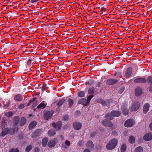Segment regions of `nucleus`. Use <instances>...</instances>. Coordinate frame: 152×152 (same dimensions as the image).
Listing matches in <instances>:
<instances>
[{
	"label": "nucleus",
	"mask_w": 152,
	"mask_h": 152,
	"mask_svg": "<svg viewBox=\"0 0 152 152\" xmlns=\"http://www.w3.org/2000/svg\"><path fill=\"white\" fill-rule=\"evenodd\" d=\"M117 140L116 139H112L107 144L106 147L108 150H111L115 148L117 144Z\"/></svg>",
	"instance_id": "obj_1"
},
{
	"label": "nucleus",
	"mask_w": 152,
	"mask_h": 152,
	"mask_svg": "<svg viewBox=\"0 0 152 152\" xmlns=\"http://www.w3.org/2000/svg\"><path fill=\"white\" fill-rule=\"evenodd\" d=\"M98 102L104 106H108L110 105V103L112 102V100L110 99L104 100L102 99H99Z\"/></svg>",
	"instance_id": "obj_2"
},
{
	"label": "nucleus",
	"mask_w": 152,
	"mask_h": 152,
	"mask_svg": "<svg viewBox=\"0 0 152 152\" xmlns=\"http://www.w3.org/2000/svg\"><path fill=\"white\" fill-rule=\"evenodd\" d=\"M52 125L57 131H59L61 127V123L60 121H58L55 123H53Z\"/></svg>",
	"instance_id": "obj_3"
},
{
	"label": "nucleus",
	"mask_w": 152,
	"mask_h": 152,
	"mask_svg": "<svg viewBox=\"0 0 152 152\" xmlns=\"http://www.w3.org/2000/svg\"><path fill=\"white\" fill-rule=\"evenodd\" d=\"M134 124V120L131 119H128L126 120L124 123L125 126L127 127H131Z\"/></svg>",
	"instance_id": "obj_4"
},
{
	"label": "nucleus",
	"mask_w": 152,
	"mask_h": 152,
	"mask_svg": "<svg viewBox=\"0 0 152 152\" xmlns=\"http://www.w3.org/2000/svg\"><path fill=\"white\" fill-rule=\"evenodd\" d=\"M143 139L145 141H150L152 140V133L148 132L143 136Z\"/></svg>",
	"instance_id": "obj_5"
},
{
	"label": "nucleus",
	"mask_w": 152,
	"mask_h": 152,
	"mask_svg": "<svg viewBox=\"0 0 152 152\" xmlns=\"http://www.w3.org/2000/svg\"><path fill=\"white\" fill-rule=\"evenodd\" d=\"M140 105L138 102H134L131 108L132 111H136L139 108Z\"/></svg>",
	"instance_id": "obj_6"
},
{
	"label": "nucleus",
	"mask_w": 152,
	"mask_h": 152,
	"mask_svg": "<svg viewBox=\"0 0 152 152\" xmlns=\"http://www.w3.org/2000/svg\"><path fill=\"white\" fill-rule=\"evenodd\" d=\"M42 132V129H38L36 130L35 131L33 132L32 135V137H35L41 134Z\"/></svg>",
	"instance_id": "obj_7"
},
{
	"label": "nucleus",
	"mask_w": 152,
	"mask_h": 152,
	"mask_svg": "<svg viewBox=\"0 0 152 152\" xmlns=\"http://www.w3.org/2000/svg\"><path fill=\"white\" fill-rule=\"evenodd\" d=\"M102 123L104 126L112 127L113 126V124L111 121H108L106 120H104L102 122Z\"/></svg>",
	"instance_id": "obj_8"
},
{
	"label": "nucleus",
	"mask_w": 152,
	"mask_h": 152,
	"mask_svg": "<svg viewBox=\"0 0 152 152\" xmlns=\"http://www.w3.org/2000/svg\"><path fill=\"white\" fill-rule=\"evenodd\" d=\"M57 141L56 139H54L53 140H51L49 141L48 143V146L50 148H52L54 147L55 144Z\"/></svg>",
	"instance_id": "obj_9"
},
{
	"label": "nucleus",
	"mask_w": 152,
	"mask_h": 152,
	"mask_svg": "<svg viewBox=\"0 0 152 152\" xmlns=\"http://www.w3.org/2000/svg\"><path fill=\"white\" fill-rule=\"evenodd\" d=\"M142 92V89L140 87H137L135 89V95L137 96H139L141 94Z\"/></svg>",
	"instance_id": "obj_10"
},
{
	"label": "nucleus",
	"mask_w": 152,
	"mask_h": 152,
	"mask_svg": "<svg viewBox=\"0 0 152 152\" xmlns=\"http://www.w3.org/2000/svg\"><path fill=\"white\" fill-rule=\"evenodd\" d=\"M121 113L118 111H112L111 113V115L113 116L118 117L121 115Z\"/></svg>",
	"instance_id": "obj_11"
},
{
	"label": "nucleus",
	"mask_w": 152,
	"mask_h": 152,
	"mask_svg": "<svg viewBox=\"0 0 152 152\" xmlns=\"http://www.w3.org/2000/svg\"><path fill=\"white\" fill-rule=\"evenodd\" d=\"M82 125L79 123L76 122L74 123L73 127L74 129L77 130L80 129Z\"/></svg>",
	"instance_id": "obj_12"
},
{
	"label": "nucleus",
	"mask_w": 152,
	"mask_h": 152,
	"mask_svg": "<svg viewBox=\"0 0 152 152\" xmlns=\"http://www.w3.org/2000/svg\"><path fill=\"white\" fill-rule=\"evenodd\" d=\"M146 81V80L142 78H138L134 80V82L135 83H145Z\"/></svg>",
	"instance_id": "obj_13"
},
{
	"label": "nucleus",
	"mask_w": 152,
	"mask_h": 152,
	"mask_svg": "<svg viewBox=\"0 0 152 152\" xmlns=\"http://www.w3.org/2000/svg\"><path fill=\"white\" fill-rule=\"evenodd\" d=\"M118 80L114 79H109L107 81L106 83L108 85H112L117 83Z\"/></svg>",
	"instance_id": "obj_14"
},
{
	"label": "nucleus",
	"mask_w": 152,
	"mask_h": 152,
	"mask_svg": "<svg viewBox=\"0 0 152 152\" xmlns=\"http://www.w3.org/2000/svg\"><path fill=\"white\" fill-rule=\"evenodd\" d=\"M150 105L148 103H146L144 106L143 112L144 113H146L148 110Z\"/></svg>",
	"instance_id": "obj_15"
},
{
	"label": "nucleus",
	"mask_w": 152,
	"mask_h": 152,
	"mask_svg": "<svg viewBox=\"0 0 152 152\" xmlns=\"http://www.w3.org/2000/svg\"><path fill=\"white\" fill-rule=\"evenodd\" d=\"M9 123L8 120L7 119H2L1 122V126L2 127L4 128L9 124Z\"/></svg>",
	"instance_id": "obj_16"
},
{
	"label": "nucleus",
	"mask_w": 152,
	"mask_h": 152,
	"mask_svg": "<svg viewBox=\"0 0 152 152\" xmlns=\"http://www.w3.org/2000/svg\"><path fill=\"white\" fill-rule=\"evenodd\" d=\"M132 69L130 68H129L126 71L125 76L127 77H129L132 74Z\"/></svg>",
	"instance_id": "obj_17"
},
{
	"label": "nucleus",
	"mask_w": 152,
	"mask_h": 152,
	"mask_svg": "<svg viewBox=\"0 0 152 152\" xmlns=\"http://www.w3.org/2000/svg\"><path fill=\"white\" fill-rule=\"evenodd\" d=\"M135 140V137L132 135L130 136L129 138V142L131 144L134 143Z\"/></svg>",
	"instance_id": "obj_18"
},
{
	"label": "nucleus",
	"mask_w": 152,
	"mask_h": 152,
	"mask_svg": "<svg viewBox=\"0 0 152 152\" xmlns=\"http://www.w3.org/2000/svg\"><path fill=\"white\" fill-rule=\"evenodd\" d=\"M20 118L19 117H15L13 119V124L15 126H17L19 122Z\"/></svg>",
	"instance_id": "obj_19"
},
{
	"label": "nucleus",
	"mask_w": 152,
	"mask_h": 152,
	"mask_svg": "<svg viewBox=\"0 0 152 152\" xmlns=\"http://www.w3.org/2000/svg\"><path fill=\"white\" fill-rule=\"evenodd\" d=\"M9 130H10L7 128L4 129L1 134V136L4 137L6 135L9 133Z\"/></svg>",
	"instance_id": "obj_20"
},
{
	"label": "nucleus",
	"mask_w": 152,
	"mask_h": 152,
	"mask_svg": "<svg viewBox=\"0 0 152 152\" xmlns=\"http://www.w3.org/2000/svg\"><path fill=\"white\" fill-rule=\"evenodd\" d=\"M87 146L90 149H93L94 145L93 142L91 141H88L87 143Z\"/></svg>",
	"instance_id": "obj_21"
},
{
	"label": "nucleus",
	"mask_w": 152,
	"mask_h": 152,
	"mask_svg": "<svg viewBox=\"0 0 152 152\" xmlns=\"http://www.w3.org/2000/svg\"><path fill=\"white\" fill-rule=\"evenodd\" d=\"M14 99L17 101H20L22 100V97L19 94L16 95L14 96Z\"/></svg>",
	"instance_id": "obj_22"
},
{
	"label": "nucleus",
	"mask_w": 152,
	"mask_h": 152,
	"mask_svg": "<svg viewBox=\"0 0 152 152\" xmlns=\"http://www.w3.org/2000/svg\"><path fill=\"white\" fill-rule=\"evenodd\" d=\"M122 109L123 110V113L125 115H127L128 113V111L126 108L125 106L123 105L122 106Z\"/></svg>",
	"instance_id": "obj_23"
},
{
	"label": "nucleus",
	"mask_w": 152,
	"mask_h": 152,
	"mask_svg": "<svg viewBox=\"0 0 152 152\" xmlns=\"http://www.w3.org/2000/svg\"><path fill=\"white\" fill-rule=\"evenodd\" d=\"M52 113L50 112H48L44 115V118L46 120H48L52 116Z\"/></svg>",
	"instance_id": "obj_24"
},
{
	"label": "nucleus",
	"mask_w": 152,
	"mask_h": 152,
	"mask_svg": "<svg viewBox=\"0 0 152 152\" xmlns=\"http://www.w3.org/2000/svg\"><path fill=\"white\" fill-rule=\"evenodd\" d=\"M37 125L36 122L33 121L30 123L29 126V129L31 130L33 128Z\"/></svg>",
	"instance_id": "obj_25"
},
{
	"label": "nucleus",
	"mask_w": 152,
	"mask_h": 152,
	"mask_svg": "<svg viewBox=\"0 0 152 152\" xmlns=\"http://www.w3.org/2000/svg\"><path fill=\"white\" fill-rule=\"evenodd\" d=\"M56 134L55 131L52 129L49 130L48 135L49 136H51L54 135Z\"/></svg>",
	"instance_id": "obj_26"
},
{
	"label": "nucleus",
	"mask_w": 152,
	"mask_h": 152,
	"mask_svg": "<svg viewBox=\"0 0 152 152\" xmlns=\"http://www.w3.org/2000/svg\"><path fill=\"white\" fill-rule=\"evenodd\" d=\"M26 122V120L24 117L21 118L20 123V126H23Z\"/></svg>",
	"instance_id": "obj_27"
},
{
	"label": "nucleus",
	"mask_w": 152,
	"mask_h": 152,
	"mask_svg": "<svg viewBox=\"0 0 152 152\" xmlns=\"http://www.w3.org/2000/svg\"><path fill=\"white\" fill-rule=\"evenodd\" d=\"M86 99L82 98L78 102V103L79 104H83V105H84L85 106H87V104L84 103L86 102Z\"/></svg>",
	"instance_id": "obj_28"
},
{
	"label": "nucleus",
	"mask_w": 152,
	"mask_h": 152,
	"mask_svg": "<svg viewBox=\"0 0 152 152\" xmlns=\"http://www.w3.org/2000/svg\"><path fill=\"white\" fill-rule=\"evenodd\" d=\"M48 141V138H45L43 139L42 140V145L44 147L46 146Z\"/></svg>",
	"instance_id": "obj_29"
},
{
	"label": "nucleus",
	"mask_w": 152,
	"mask_h": 152,
	"mask_svg": "<svg viewBox=\"0 0 152 152\" xmlns=\"http://www.w3.org/2000/svg\"><path fill=\"white\" fill-rule=\"evenodd\" d=\"M65 99H62L59 101L57 104V105L59 107H60L65 101Z\"/></svg>",
	"instance_id": "obj_30"
},
{
	"label": "nucleus",
	"mask_w": 152,
	"mask_h": 152,
	"mask_svg": "<svg viewBox=\"0 0 152 152\" xmlns=\"http://www.w3.org/2000/svg\"><path fill=\"white\" fill-rule=\"evenodd\" d=\"M105 118L109 120H112L113 119V116L111 115V114L109 113L107 114L105 116Z\"/></svg>",
	"instance_id": "obj_31"
},
{
	"label": "nucleus",
	"mask_w": 152,
	"mask_h": 152,
	"mask_svg": "<svg viewBox=\"0 0 152 152\" xmlns=\"http://www.w3.org/2000/svg\"><path fill=\"white\" fill-rule=\"evenodd\" d=\"M143 148L141 147H139L136 148L134 150V152H142Z\"/></svg>",
	"instance_id": "obj_32"
},
{
	"label": "nucleus",
	"mask_w": 152,
	"mask_h": 152,
	"mask_svg": "<svg viewBox=\"0 0 152 152\" xmlns=\"http://www.w3.org/2000/svg\"><path fill=\"white\" fill-rule=\"evenodd\" d=\"M126 145L124 144H122L121 146V151L122 152H124L126 149Z\"/></svg>",
	"instance_id": "obj_33"
},
{
	"label": "nucleus",
	"mask_w": 152,
	"mask_h": 152,
	"mask_svg": "<svg viewBox=\"0 0 152 152\" xmlns=\"http://www.w3.org/2000/svg\"><path fill=\"white\" fill-rule=\"evenodd\" d=\"M45 107V105L43 103H41L38 105L37 107L38 108L43 109Z\"/></svg>",
	"instance_id": "obj_34"
},
{
	"label": "nucleus",
	"mask_w": 152,
	"mask_h": 152,
	"mask_svg": "<svg viewBox=\"0 0 152 152\" xmlns=\"http://www.w3.org/2000/svg\"><path fill=\"white\" fill-rule=\"evenodd\" d=\"M68 101L69 103V107H71L72 105L73 104V100L71 99H68Z\"/></svg>",
	"instance_id": "obj_35"
},
{
	"label": "nucleus",
	"mask_w": 152,
	"mask_h": 152,
	"mask_svg": "<svg viewBox=\"0 0 152 152\" xmlns=\"http://www.w3.org/2000/svg\"><path fill=\"white\" fill-rule=\"evenodd\" d=\"M32 148V146L30 145L27 146L26 148V151L27 152L29 151Z\"/></svg>",
	"instance_id": "obj_36"
},
{
	"label": "nucleus",
	"mask_w": 152,
	"mask_h": 152,
	"mask_svg": "<svg viewBox=\"0 0 152 152\" xmlns=\"http://www.w3.org/2000/svg\"><path fill=\"white\" fill-rule=\"evenodd\" d=\"M78 96L80 97H83L85 95V93L83 91H80L78 93Z\"/></svg>",
	"instance_id": "obj_37"
},
{
	"label": "nucleus",
	"mask_w": 152,
	"mask_h": 152,
	"mask_svg": "<svg viewBox=\"0 0 152 152\" xmlns=\"http://www.w3.org/2000/svg\"><path fill=\"white\" fill-rule=\"evenodd\" d=\"M9 152H19V150L18 149L16 148L15 149L12 148L11 149Z\"/></svg>",
	"instance_id": "obj_38"
},
{
	"label": "nucleus",
	"mask_w": 152,
	"mask_h": 152,
	"mask_svg": "<svg viewBox=\"0 0 152 152\" xmlns=\"http://www.w3.org/2000/svg\"><path fill=\"white\" fill-rule=\"evenodd\" d=\"M93 96L92 95H90L87 98V103L88 104L90 101L92 97H93Z\"/></svg>",
	"instance_id": "obj_39"
},
{
	"label": "nucleus",
	"mask_w": 152,
	"mask_h": 152,
	"mask_svg": "<svg viewBox=\"0 0 152 152\" xmlns=\"http://www.w3.org/2000/svg\"><path fill=\"white\" fill-rule=\"evenodd\" d=\"M88 92L89 94H92L94 93V91L93 89L90 88L88 89Z\"/></svg>",
	"instance_id": "obj_40"
},
{
	"label": "nucleus",
	"mask_w": 152,
	"mask_h": 152,
	"mask_svg": "<svg viewBox=\"0 0 152 152\" xmlns=\"http://www.w3.org/2000/svg\"><path fill=\"white\" fill-rule=\"evenodd\" d=\"M148 82L150 84H152V77H149L148 78Z\"/></svg>",
	"instance_id": "obj_41"
},
{
	"label": "nucleus",
	"mask_w": 152,
	"mask_h": 152,
	"mask_svg": "<svg viewBox=\"0 0 152 152\" xmlns=\"http://www.w3.org/2000/svg\"><path fill=\"white\" fill-rule=\"evenodd\" d=\"M25 105H26L25 104H22L20 105H19L18 106V107L19 109H22V108H24Z\"/></svg>",
	"instance_id": "obj_42"
},
{
	"label": "nucleus",
	"mask_w": 152,
	"mask_h": 152,
	"mask_svg": "<svg viewBox=\"0 0 152 152\" xmlns=\"http://www.w3.org/2000/svg\"><path fill=\"white\" fill-rule=\"evenodd\" d=\"M125 90V88L124 87H122L119 90V92L120 94L122 93Z\"/></svg>",
	"instance_id": "obj_43"
},
{
	"label": "nucleus",
	"mask_w": 152,
	"mask_h": 152,
	"mask_svg": "<svg viewBox=\"0 0 152 152\" xmlns=\"http://www.w3.org/2000/svg\"><path fill=\"white\" fill-rule=\"evenodd\" d=\"M39 148L36 147L34 149V152H39Z\"/></svg>",
	"instance_id": "obj_44"
},
{
	"label": "nucleus",
	"mask_w": 152,
	"mask_h": 152,
	"mask_svg": "<svg viewBox=\"0 0 152 152\" xmlns=\"http://www.w3.org/2000/svg\"><path fill=\"white\" fill-rule=\"evenodd\" d=\"M63 119L64 120L67 121L69 119V116L68 115H66L63 117Z\"/></svg>",
	"instance_id": "obj_45"
},
{
	"label": "nucleus",
	"mask_w": 152,
	"mask_h": 152,
	"mask_svg": "<svg viewBox=\"0 0 152 152\" xmlns=\"http://www.w3.org/2000/svg\"><path fill=\"white\" fill-rule=\"evenodd\" d=\"M70 143V142L68 140H66L65 142V144L67 145H69Z\"/></svg>",
	"instance_id": "obj_46"
},
{
	"label": "nucleus",
	"mask_w": 152,
	"mask_h": 152,
	"mask_svg": "<svg viewBox=\"0 0 152 152\" xmlns=\"http://www.w3.org/2000/svg\"><path fill=\"white\" fill-rule=\"evenodd\" d=\"M83 144V141H80L78 143L79 145L80 146H81Z\"/></svg>",
	"instance_id": "obj_47"
},
{
	"label": "nucleus",
	"mask_w": 152,
	"mask_h": 152,
	"mask_svg": "<svg viewBox=\"0 0 152 152\" xmlns=\"http://www.w3.org/2000/svg\"><path fill=\"white\" fill-rule=\"evenodd\" d=\"M31 63V61L30 60H29L27 62V64L28 65H30Z\"/></svg>",
	"instance_id": "obj_48"
},
{
	"label": "nucleus",
	"mask_w": 152,
	"mask_h": 152,
	"mask_svg": "<svg viewBox=\"0 0 152 152\" xmlns=\"http://www.w3.org/2000/svg\"><path fill=\"white\" fill-rule=\"evenodd\" d=\"M46 85H44L42 87V91H44L45 89L46 88Z\"/></svg>",
	"instance_id": "obj_49"
},
{
	"label": "nucleus",
	"mask_w": 152,
	"mask_h": 152,
	"mask_svg": "<svg viewBox=\"0 0 152 152\" xmlns=\"http://www.w3.org/2000/svg\"><path fill=\"white\" fill-rule=\"evenodd\" d=\"M149 127H150V129H151V130L152 131V122H151L150 124V125H149Z\"/></svg>",
	"instance_id": "obj_50"
},
{
	"label": "nucleus",
	"mask_w": 152,
	"mask_h": 152,
	"mask_svg": "<svg viewBox=\"0 0 152 152\" xmlns=\"http://www.w3.org/2000/svg\"><path fill=\"white\" fill-rule=\"evenodd\" d=\"M39 1V0H31V3H33L34 2L37 1Z\"/></svg>",
	"instance_id": "obj_51"
},
{
	"label": "nucleus",
	"mask_w": 152,
	"mask_h": 152,
	"mask_svg": "<svg viewBox=\"0 0 152 152\" xmlns=\"http://www.w3.org/2000/svg\"><path fill=\"white\" fill-rule=\"evenodd\" d=\"M149 91L150 92H151L152 91V86H150L149 87Z\"/></svg>",
	"instance_id": "obj_52"
},
{
	"label": "nucleus",
	"mask_w": 152,
	"mask_h": 152,
	"mask_svg": "<svg viewBox=\"0 0 152 152\" xmlns=\"http://www.w3.org/2000/svg\"><path fill=\"white\" fill-rule=\"evenodd\" d=\"M36 99V98H33V99H32V100L30 101V103H31V102L35 101Z\"/></svg>",
	"instance_id": "obj_53"
},
{
	"label": "nucleus",
	"mask_w": 152,
	"mask_h": 152,
	"mask_svg": "<svg viewBox=\"0 0 152 152\" xmlns=\"http://www.w3.org/2000/svg\"><path fill=\"white\" fill-rule=\"evenodd\" d=\"M9 116L11 117L12 115V112H10L9 113Z\"/></svg>",
	"instance_id": "obj_54"
},
{
	"label": "nucleus",
	"mask_w": 152,
	"mask_h": 152,
	"mask_svg": "<svg viewBox=\"0 0 152 152\" xmlns=\"http://www.w3.org/2000/svg\"><path fill=\"white\" fill-rule=\"evenodd\" d=\"M83 152H90V151L87 149H85Z\"/></svg>",
	"instance_id": "obj_55"
},
{
	"label": "nucleus",
	"mask_w": 152,
	"mask_h": 152,
	"mask_svg": "<svg viewBox=\"0 0 152 152\" xmlns=\"http://www.w3.org/2000/svg\"><path fill=\"white\" fill-rule=\"evenodd\" d=\"M36 106V104L35 103V104H33V105H32V106L33 107H35Z\"/></svg>",
	"instance_id": "obj_56"
},
{
	"label": "nucleus",
	"mask_w": 152,
	"mask_h": 152,
	"mask_svg": "<svg viewBox=\"0 0 152 152\" xmlns=\"http://www.w3.org/2000/svg\"><path fill=\"white\" fill-rule=\"evenodd\" d=\"M30 103H30H30H28V105H27V106H28L29 105H30Z\"/></svg>",
	"instance_id": "obj_57"
},
{
	"label": "nucleus",
	"mask_w": 152,
	"mask_h": 152,
	"mask_svg": "<svg viewBox=\"0 0 152 152\" xmlns=\"http://www.w3.org/2000/svg\"><path fill=\"white\" fill-rule=\"evenodd\" d=\"M10 102H9V103H8V104H7V106H8V105H9V104H10Z\"/></svg>",
	"instance_id": "obj_58"
},
{
	"label": "nucleus",
	"mask_w": 152,
	"mask_h": 152,
	"mask_svg": "<svg viewBox=\"0 0 152 152\" xmlns=\"http://www.w3.org/2000/svg\"><path fill=\"white\" fill-rule=\"evenodd\" d=\"M2 68H5V66H3Z\"/></svg>",
	"instance_id": "obj_59"
},
{
	"label": "nucleus",
	"mask_w": 152,
	"mask_h": 152,
	"mask_svg": "<svg viewBox=\"0 0 152 152\" xmlns=\"http://www.w3.org/2000/svg\"><path fill=\"white\" fill-rule=\"evenodd\" d=\"M9 63H7V65H9Z\"/></svg>",
	"instance_id": "obj_60"
},
{
	"label": "nucleus",
	"mask_w": 152,
	"mask_h": 152,
	"mask_svg": "<svg viewBox=\"0 0 152 152\" xmlns=\"http://www.w3.org/2000/svg\"><path fill=\"white\" fill-rule=\"evenodd\" d=\"M103 9H104V8H102V10Z\"/></svg>",
	"instance_id": "obj_61"
},
{
	"label": "nucleus",
	"mask_w": 152,
	"mask_h": 152,
	"mask_svg": "<svg viewBox=\"0 0 152 152\" xmlns=\"http://www.w3.org/2000/svg\"><path fill=\"white\" fill-rule=\"evenodd\" d=\"M77 112H79V113H80V112L79 111H77Z\"/></svg>",
	"instance_id": "obj_62"
},
{
	"label": "nucleus",
	"mask_w": 152,
	"mask_h": 152,
	"mask_svg": "<svg viewBox=\"0 0 152 152\" xmlns=\"http://www.w3.org/2000/svg\"><path fill=\"white\" fill-rule=\"evenodd\" d=\"M61 137H63V136H62V135H61Z\"/></svg>",
	"instance_id": "obj_63"
},
{
	"label": "nucleus",
	"mask_w": 152,
	"mask_h": 152,
	"mask_svg": "<svg viewBox=\"0 0 152 152\" xmlns=\"http://www.w3.org/2000/svg\"><path fill=\"white\" fill-rule=\"evenodd\" d=\"M1 117H0V119H1Z\"/></svg>",
	"instance_id": "obj_64"
}]
</instances>
